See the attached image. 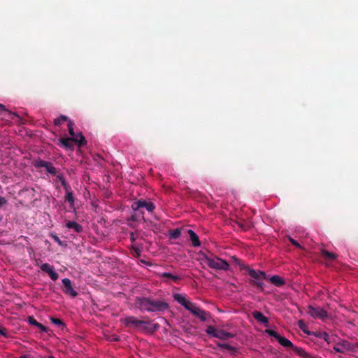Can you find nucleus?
<instances>
[{
  "mask_svg": "<svg viewBox=\"0 0 358 358\" xmlns=\"http://www.w3.org/2000/svg\"><path fill=\"white\" fill-rule=\"evenodd\" d=\"M173 298L175 301L187 309V310L192 313L194 316L199 318L201 321H206V315L208 313L203 310V309L200 308L194 302L189 301L185 295L176 293L173 294Z\"/></svg>",
  "mask_w": 358,
  "mask_h": 358,
  "instance_id": "nucleus-1",
  "label": "nucleus"
},
{
  "mask_svg": "<svg viewBox=\"0 0 358 358\" xmlns=\"http://www.w3.org/2000/svg\"><path fill=\"white\" fill-rule=\"evenodd\" d=\"M124 323L126 327H133L134 329L142 327L143 329L147 330L149 332H154V331L157 330L159 328L157 323H151L150 321L138 320L136 317H134V316H127L124 320Z\"/></svg>",
  "mask_w": 358,
  "mask_h": 358,
  "instance_id": "nucleus-2",
  "label": "nucleus"
},
{
  "mask_svg": "<svg viewBox=\"0 0 358 358\" xmlns=\"http://www.w3.org/2000/svg\"><path fill=\"white\" fill-rule=\"evenodd\" d=\"M202 259L208 266L215 270L228 271L230 266L226 260L217 257L208 256L204 254Z\"/></svg>",
  "mask_w": 358,
  "mask_h": 358,
  "instance_id": "nucleus-3",
  "label": "nucleus"
},
{
  "mask_svg": "<svg viewBox=\"0 0 358 358\" xmlns=\"http://www.w3.org/2000/svg\"><path fill=\"white\" fill-rule=\"evenodd\" d=\"M243 269L245 270L248 272L249 276L253 279L250 281V284L257 288H259L261 290H263L264 283L262 280L266 279V273L262 271L250 269V267L245 266H243Z\"/></svg>",
  "mask_w": 358,
  "mask_h": 358,
  "instance_id": "nucleus-4",
  "label": "nucleus"
},
{
  "mask_svg": "<svg viewBox=\"0 0 358 358\" xmlns=\"http://www.w3.org/2000/svg\"><path fill=\"white\" fill-rule=\"evenodd\" d=\"M131 208L134 211L139 212L141 215V218L145 220L144 211L143 209H145L148 212H152L155 209V205L152 201H147L145 200H139L132 203Z\"/></svg>",
  "mask_w": 358,
  "mask_h": 358,
  "instance_id": "nucleus-5",
  "label": "nucleus"
},
{
  "mask_svg": "<svg viewBox=\"0 0 358 358\" xmlns=\"http://www.w3.org/2000/svg\"><path fill=\"white\" fill-rule=\"evenodd\" d=\"M206 333L210 336L215 337L216 338L224 341L233 338V337L235 336V334L232 333L227 332L226 330L222 329L215 328L212 325L206 327Z\"/></svg>",
  "mask_w": 358,
  "mask_h": 358,
  "instance_id": "nucleus-6",
  "label": "nucleus"
},
{
  "mask_svg": "<svg viewBox=\"0 0 358 358\" xmlns=\"http://www.w3.org/2000/svg\"><path fill=\"white\" fill-rule=\"evenodd\" d=\"M73 124L74 122L72 120H69L67 127L69 133L71 136L70 138L71 139V141L77 143L78 147H83V145L87 143V141H85V136L82 133L76 134L74 132Z\"/></svg>",
  "mask_w": 358,
  "mask_h": 358,
  "instance_id": "nucleus-7",
  "label": "nucleus"
},
{
  "mask_svg": "<svg viewBox=\"0 0 358 358\" xmlns=\"http://www.w3.org/2000/svg\"><path fill=\"white\" fill-rule=\"evenodd\" d=\"M313 318L324 320L327 318L328 313L325 310L320 307L308 306L307 312Z\"/></svg>",
  "mask_w": 358,
  "mask_h": 358,
  "instance_id": "nucleus-8",
  "label": "nucleus"
},
{
  "mask_svg": "<svg viewBox=\"0 0 358 358\" xmlns=\"http://www.w3.org/2000/svg\"><path fill=\"white\" fill-rule=\"evenodd\" d=\"M136 304L142 312H150L151 298L137 297Z\"/></svg>",
  "mask_w": 358,
  "mask_h": 358,
  "instance_id": "nucleus-9",
  "label": "nucleus"
},
{
  "mask_svg": "<svg viewBox=\"0 0 358 358\" xmlns=\"http://www.w3.org/2000/svg\"><path fill=\"white\" fill-rule=\"evenodd\" d=\"M150 312H162L169 308V303L164 301L152 299L151 298Z\"/></svg>",
  "mask_w": 358,
  "mask_h": 358,
  "instance_id": "nucleus-10",
  "label": "nucleus"
},
{
  "mask_svg": "<svg viewBox=\"0 0 358 358\" xmlns=\"http://www.w3.org/2000/svg\"><path fill=\"white\" fill-rule=\"evenodd\" d=\"M62 284L64 285L63 291L64 294L70 295L71 297H76L78 293L74 290L70 279L64 278L62 280Z\"/></svg>",
  "mask_w": 358,
  "mask_h": 358,
  "instance_id": "nucleus-11",
  "label": "nucleus"
},
{
  "mask_svg": "<svg viewBox=\"0 0 358 358\" xmlns=\"http://www.w3.org/2000/svg\"><path fill=\"white\" fill-rule=\"evenodd\" d=\"M40 268L42 271L46 272L52 280H56L59 278V274L55 271L54 267L49 264H41Z\"/></svg>",
  "mask_w": 358,
  "mask_h": 358,
  "instance_id": "nucleus-12",
  "label": "nucleus"
},
{
  "mask_svg": "<svg viewBox=\"0 0 358 358\" xmlns=\"http://www.w3.org/2000/svg\"><path fill=\"white\" fill-rule=\"evenodd\" d=\"M40 268L42 271L46 272L52 280H56L59 278V274L55 271L54 267L49 264H41Z\"/></svg>",
  "mask_w": 358,
  "mask_h": 358,
  "instance_id": "nucleus-13",
  "label": "nucleus"
},
{
  "mask_svg": "<svg viewBox=\"0 0 358 358\" xmlns=\"http://www.w3.org/2000/svg\"><path fill=\"white\" fill-rule=\"evenodd\" d=\"M252 315L257 322L262 323L265 327H268V320L266 316L264 315L262 313L259 311H254L252 313Z\"/></svg>",
  "mask_w": 358,
  "mask_h": 358,
  "instance_id": "nucleus-14",
  "label": "nucleus"
},
{
  "mask_svg": "<svg viewBox=\"0 0 358 358\" xmlns=\"http://www.w3.org/2000/svg\"><path fill=\"white\" fill-rule=\"evenodd\" d=\"M334 349L336 352L343 354L345 350L349 349V343L348 341H342L341 343H337L334 346Z\"/></svg>",
  "mask_w": 358,
  "mask_h": 358,
  "instance_id": "nucleus-15",
  "label": "nucleus"
},
{
  "mask_svg": "<svg viewBox=\"0 0 358 358\" xmlns=\"http://www.w3.org/2000/svg\"><path fill=\"white\" fill-rule=\"evenodd\" d=\"M187 233H188V234L189 236V238H190V240H191V242H192V245L193 246H194V247L200 246L201 245V242H200L199 236L195 233V231H193V230L189 229L187 231Z\"/></svg>",
  "mask_w": 358,
  "mask_h": 358,
  "instance_id": "nucleus-16",
  "label": "nucleus"
},
{
  "mask_svg": "<svg viewBox=\"0 0 358 358\" xmlns=\"http://www.w3.org/2000/svg\"><path fill=\"white\" fill-rule=\"evenodd\" d=\"M67 229H72L76 232H81L83 231V227L76 222L69 221L66 223Z\"/></svg>",
  "mask_w": 358,
  "mask_h": 358,
  "instance_id": "nucleus-17",
  "label": "nucleus"
},
{
  "mask_svg": "<svg viewBox=\"0 0 358 358\" xmlns=\"http://www.w3.org/2000/svg\"><path fill=\"white\" fill-rule=\"evenodd\" d=\"M59 145L62 146L66 149H73V141L70 137H66L65 138L63 137L62 138H60Z\"/></svg>",
  "mask_w": 358,
  "mask_h": 358,
  "instance_id": "nucleus-18",
  "label": "nucleus"
},
{
  "mask_svg": "<svg viewBox=\"0 0 358 358\" xmlns=\"http://www.w3.org/2000/svg\"><path fill=\"white\" fill-rule=\"evenodd\" d=\"M280 345L288 348H293L294 350L295 348H297L296 346H294L292 341L288 340L287 338H285V336H280L279 340L278 341Z\"/></svg>",
  "mask_w": 358,
  "mask_h": 358,
  "instance_id": "nucleus-19",
  "label": "nucleus"
},
{
  "mask_svg": "<svg viewBox=\"0 0 358 358\" xmlns=\"http://www.w3.org/2000/svg\"><path fill=\"white\" fill-rule=\"evenodd\" d=\"M271 284L277 287L282 286L285 284V281L278 275H273L269 279Z\"/></svg>",
  "mask_w": 358,
  "mask_h": 358,
  "instance_id": "nucleus-20",
  "label": "nucleus"
},
{
  "mask_svg": "<svg viewBox=\"0 0 358 358\" xmlns=\"http://www.w3.org/2000/svg\"><path fill=\"white\" fill-rule=\"evenodd\" d=\"M310 335H314L319 338H322L324 341H327L328 343H331V339L329 334L326 332H321V331H316V332H311Z\"/></svg>",
  "mask_w": 358,
  "mask_h": 358,
  "instance_id": "nucleus-21",
  "label": "nucleus"
},
{
  "mask_svg": "<svg viewBox=\"0 0 358 358\" xmlns=\"http://www.w3.org/2000/svg\"><path fill=\"white\" fill-rule=\"evenodd\" d=\"M48 162H49L43 161L38 158V159L34 161V166L36 169L45 168L47 169V165Z\"/></svg>",
  "mask_w": 358,
  "mask_h": 358,
  "instance_id": "nucleus-22",
  "label": "nucleus"
},
{
  "mask_svg": "<svg viewBox=\"0 0 358 358\" xmlns=\"http://www.w3.org/2000/svg\"><path fill=\"white\" fill-rule=\"evenodd\" d=\"M322 255L324 259L329 260H334L337 257L336 253L330 252L325 250H322Z\"/></svg>",
  "mask_w": 358,
  "mask_h": 358,
  "instance_id": "nucleus-23",
  "label": "nucleus"
},
{
  "mask_svg": "<svg viewBox=\"0 0 358 358\" xmlns=\"http://www.w3.org/2000/svg\"><path fill=\"white\" fill-rule=\"evenodd\" d=\"M294 352L303 358H313L310 355L306 352L305 350L301 348H295Z\"/></svg>",
  "mask_w": 358,
  "mask_h": 358,
  "instance_id": "nucleus-24",
  "label": "nucleus"
},
{
  "mask_svg": "<svg viewBox=\"0 0 358 358\" xmlns=\"http://www.w3.org/2000/svg\"><path fill=\"white\" fill-rule=\"evenodd\" d=\"M66 192L65 195V199L67 202H69L71 206H73L74 204V196L71 189H68V190H65Z\"/></svg>",
  "mask_w": 358,
  "mask_h": 358,
  "instance_id": "nucleus-25",
  "label": "nucleus"
},
{
  "mask_svg": "<svg viewBox=\"0 0 358 358\" xmlns=\"http://www.w3.org/2000/svg\"><path fill=\"white\" fill-rule=\"evenodd\" d=\"M58 180H59L61 185L64 188L65 190H68V189H71L70 185L66 181L64 176L62 174H59L56 176Z\"/></svg>",
  "mask_w": 358,
  "mask_h": 358,
  "instance_id": "nucleus-26",
  "label": "nucleus"
},
{
  "mask_svg": "<svg viewBox=\"0 0 358 358\" xmlns=\"http://www.w3.org/2000/svg\"><path fill=\"white\" fill-rule=\"evenodd\" d=\"M162 277L164 278H168L175 282L179 281L181 278L177 275H173V274L171 273L164 272L162 274Z\"/></svg>",
  "mask_w": 358,
  "mask_h": 358,
  "instance_id": "nucleus-27",
  "label": "nucleus"
},
{
  "mask_svg": "<svg viewBox=\"0 0 358 358\" xmlns=\"http://www.w3.org/2000/svg\"><path fill=\"white\" fill-rule=\"evenodd\" d=\"M181 236V231L179 229H175L169 231V238L176 239Z\"/></svg>",
  "mask_w": 358,
  "mask_h": 358,
  "instance_id": "nucleus-28",
  "label": "nucleus"
},
{
  "mask_svg": "<svg viewBox=\"0 0 358 358\" xmlns=\"http://www.w3.org/2000/svg\"><path fill=\"white\" fill-rule=\"evenodd\" d=\"M298 327L301 329L303 330V331L308 334V335H311V332L309 331V330H308L306 329V322L302 320H300L298 321Z\"/></svg>",
  "mask_w": 358,
  "mask_h": 358,
  "instance_id": "nucleus-29",
  "label": "nucleus"
},
{
  "mask_svg": "<svg viewBox=\"0 0 358 358\" xmlns=\"http://www.w3.org/2000/svg\"><path fill=\"white\" fill-rule=\"evenodd\" d=\"M68 120V117L64 115H60L59 117H57L54 120V124L55 126H60L64 122Z\"/></svg>",
  "mask_w": 358,
  "mask_h": 358,
  "instance_id": "nucleus-30",
  "label": "nucleus"
},
{
  "mask_svg": "<svg viewBox=\"0 0 358 358\" xmlns=\"http://www.w3.org/2000/svg\"><path fill=\"white\" fill-rule=\"evenodd\" d=\"M46 170L48 172H49L50 174H51L52 176H57V169L53 166L52 163H51L50 162H48L47 167H46Z\"/></svg>",
  "mask_w": 358,
  "mask_h": 358,
  "instance_id": "nucleus-31",
  "label": "nucleus"
},
{
  "mask_svg": "<svg viewBox=\"0 0 358 358\" xmlns=\"http://www.w3.org/2000/svg\"><path fill=\"white\" fill-rule=\"evenodd\" d=\"M3 111H6L7 113H8L9 115H10V118H13L15 116L19 117L16 113H10V110H8L6 108V107L3 105V103H0V114H2Z\"/></svg>",
  "mask_w": 358,
  "mask_h": 358,
  "instance_id": "nucleus-32",
  "label": "nucleus"
},
{
  "mask_svg": "<svg viewBox=\"0 0 358 358\" xmlns=\"http://www.w3.org/2000/svg\"><path fill=\"white\" fill-rule=\"evenodd\" d=\"M217 347L220 348H222V349H227L229 350H235V348L234 347H232L231 345H229L228 344H225V343H223L222 344V343H218Z\"/></svg>",
  "mask_w": 358,
  "mask_h": 358,
  "instance_id": "nucleus-33",
  "label": "nucleus"
},
{
  "mask_svg": "<svg viewBox=\"0 0 358 358\" xmlns=\"http://www.w3.org/2000/svg\"><path fill=\"white\" fill-rule=\"evenodd\" d=\"M51 321L52 323L55 324L56 325H58V326H61V327H64L65 324H64V322L59 319V318H51Z\"/></svg>",
  "mask_w": 358,
  "mask_h": 358,
  "instance_id": "nucleus-34",
  "label": "nucleus"
},
{
  "mask_svg": "<svg viewBox=\"0 0 358 358\" xmlns=\"http://www.w3.org/2000/svg\"><path fill=\"white\" fill-rule=\"evenodd\" d=\"M267 333L273 336L274 338H275L277 341L279 340V337L280 336V334H279L278 333H277L276 331H275V330H273V329H269L267 331Z\"/></svg>",
  "mask_w": 358,
  "mask_h": 358,
  "instance_id": "nucleus-35",
  "label": "nucleus"
},
{
  "mask_svg": "<svg viewBox=\"0 0 358 358\" xmlns=\"http://www.w3.org/2000/svg\"><path fill=\"white\" fill-rule=\"evenodd\" d=\"M135 214H134L133 215H131L130 220H132L133 222H137V220H139L140 217H141V215L140 214L139 212H137V211H135Z\"/></svg>",
  "mask_w": 358,
  "mask_h": 358,
  "instance_id": "nucleus-36",
  "label": "nucleus"
},
{
  "mask_svg": "<svg viewBox=\"0 0 358 358\" xmlns=\"http://www.w3.org/2000/svg\"><path fill=\"white\" fill-rule=\"evenodd\" d=\"M289 241L293 245H294L297 248H301V245L300 244H299L298 241H296L295 239H294L293 238L289 237Z\"/></svg>",
  "mask_w": 358,
  "mask_h": 358,
  "instance_id": "nucleus-37",
  "label": "nucleus"
},
{
  "mask_svg": "<svg viewBox=\"0 0 358 358\" xmlns=\"http://www.w3.org/2000/svg\"><path fill=\"white\" fill-rule=\"evenodd\" d=\"M28 320H29V322L30 324H31L32 325L36 326V327L38 326V322L36 321L35 319H34V317H32V316H29L28 318Z\"/></svg>",
  "mask_w": 358,
  "mask_h": 358,
  "instance_id": "nucleus-38",
  "label": "nucleus"
},
{
  "mask_svg": "<svg viewBox=\"0 0 358 358\" xmlns=\"http://www.w3.org/2000/svg\"><path fill=\"white\" fill-rule=\"evenodd\" d=\"M37 327L39 328V329L42 332H47V331H48V327L44 326V325H43V324H41V322H38Z\"/></svg>",
  "mask_w": 358,
  "mask_h": 358,
  "instance_id": "nucleus-39",
  "label": "nucleus"
},
{
  "mask_svg": "<svg viewBox=\"0 0 358 358\" xmlns=\"http://www.w3.org/2000/svg\"><path fill=\"white\" fill-rule=\"evenodd\" d=\"M52 238L54 239V241L57 243L59 245H62V241L59 239V236L57 235H52Z\"/></svg>",
  "mask_w": 358,
  "mask_h": 358,
  "instance_id": "nucleus-40",
  "label": "nucleus"
},
{
  "mask_svg": "<svg viewBox=\"0 0 358 358\" xmlns=\"http://www.w3.org/2000/svg\"><path fill=\"white\" fill-rule=\"evenodd\" d=\"M6 200L5 199L4 197L3 196H0V206H3V204H6Z\"/></svg>",
  "mask_w": 358,
  "mask_h": 358,
  "instance_id": "nucleus-41",
  "label": "nucleus"
},
{
  "mask_svg": "<svg viewBox=\"0 0 358 358\" xmlns=\"http://www.w3.org/2000/svg\"><path fill=\"white\" fill-rule=\"evenodd\" d=\"M19 358H31V357L28 355H21Z\"/></svg>",
  "mask_w": 358,
  "mask_h": 358,
  "instance_id": "nucleus-42",
  "label": "nucleus"
},
{
  "mask_svg": "<svg viewBox=\"0 0 358 358\" xmlns=\"http://www.w3.org/2000/svg\"><path fill=\"white\" fill-rule=\"evenodd\" d=\"M135 239H136V238H135V237H134V233H131V240L132 241H135Z\"/></svg>",
  "mask_w": 358,
  "mask_h": 358,
  "instance_id": "nucleus-43",
  "label": "nucleus"
},
{
  "mask_svg": "<svg viewBox=\"0 0 358 358\" xmlns=\"http://www.w3.org/2000/svg\"><path fill=\"white\" fill-rule=\"evenodd\" d=\"M0 334H1V335H4V334H5V333H4V331H3V330L2 329V328H1V326H0Z\"/></svg>",
  "mask_w": 358,
  "mask_h": 358,
  "instance_id": "nucleus-44",
  "label": "nucleus"
},
{
  "mask_svg": "<svg viewBox=\"0 0 358 358\" xmlns=\"http://www.w3.org/2000/svg\"><path fill=\"white\" fill-rule=\"evenodd\" d=\"M45 358H55V357L52 356V355H50V356L45 357Z\"/></svg>",
  "mask_w": 358,
  "mask_h": 358,
  "instance_id": "nucleus-45",
  "label": "nucleus"
},
{
  "mask_svg": "<svg viewBox=\"0 0 358 358\" xmlns=\"http://www.w3.org/2000/svg\"><path fill=\"white\" fill-rule=\"evenodd\" d=\"M134 250L139 254L138 248H136Z\"/></svg>",
  "mask_w": 358,
  "mask_h": 358,
  "instance_id": "nucleus-46",
  "label": "nucleus"
}]
</instances>
